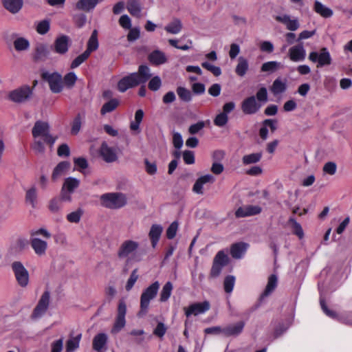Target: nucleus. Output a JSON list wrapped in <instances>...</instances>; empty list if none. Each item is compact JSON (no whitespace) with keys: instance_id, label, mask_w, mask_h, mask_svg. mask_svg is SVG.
<instances>
[{"instance_id":"obj_1","label":"nucleus","mask_w":352,"mask_h":352,"mask_svg":"<svg viewBox=\"0 0 352 352\" xmlns=\"http://www.w3.org/2000/svg\"><path fill=\"white\" fill-rule=\"evenodd\" d=\"M32 133L34 138L32 148L36 153H44L45 144L52 147L57 138L51 135L49 124L43 121L36 122Z\"/></svg>"},{"instance_id":"obj_2","label":"nucleus","mask_w":352,"mask_h":352,"mask_svg":"<svg viewBox=\"0 0 352 352\" xmlns=\"http://www.w3.org/2000/svg\"><path fill=\"white\" fill-rule=\"evenodd\" d=\"M151 76L148 67L140 65L138 72L122 78L118 83V90L124 92L128 89L146 82Z\"/></svg>"},{"instance_id":"obj_3","label":"nucleus","mask_w":352,"mask_h":352,"mask_svg":"<svg viewBox=\"0 0 352 352\" xmlns=\"http://www.w3.org/2000/svg\"><path fill=\"white\" fill-rule=\"evenodd\" d=\"M30 245L34 253L38 256L45 255L48 248L47 240L50 239V232L45 228H41L32 230L30 232Z\"/></svg>"},{"instance_id":"obj_4","label":"nucleus","mask_w":352,"mask_h":352,"mask_svg":"<svg viewBox=\"0 0 352 352\" xmlns=\"http://www.w3.org/2000/svg\"><path fill=\"white\" fill-rule=\"evenodd\" d=\"M100 201L104 208L118 210L127 204V197L122 192H107L100 197Z\"/></svg>"},{"instance_id":"obj_5","label":"nucleus","mask_w":352,"mask_h":352,"mask_svg":"<svg viewBox=\"0 0 352 352\" xmlns=\"http://www.w3.org/2000/svg\"><path fill=\"white\" fill-rule=\"evenodd\" d=\"M139 245V243L133 240L128 239L123 241L118 249V256L120 258H127L128 262L141 261V256L135 254Z\"/></svg>"},{"instance_id":"obj_6","label":"nucleus","mask_w":352,"mask_h":352,"mask_svg":"<svg viewBox=\"0 0 352 352\" xmlns=\"http://www.w3.org/2000/svg\"><path fill=\"white\" fill-rule=\"evenodd\" d=\"M160 283L155 281L145 289L143 290L140 296V309L138 313L139 316H143L148 312L150 302L153 300L159 291Z\"/></svg>"},{"instance_id":"obj_7","label":"nucleus","mask_w":352,"mask_h":352,"mask_svg":"<svg viewBox=\"0 0 352 352\" xmlns=\"http://www.w3.org/2000/svg\"><path fill=\"white\" fill-rule=\"evenodd\" d=\"M41 77L48 83L52 92L58 94L63 90V77L59 73L45 71L42 72Z\"/></svg>"},{"instance_id":"obj_8","label":"nucleus","mask_w":352,"mask_h":352,"mask_svg":"<svg viewBox=\"0 0 352 352\" xmlns=\"http://www.w3.org/2000/svg\"><path fill=\"white\" fill-rule=\"evenodd\" d=\"M309 60L317 63V67L329 65L331 63V57L327 48L322 47L318 52H311L309 54Z\"/></svg>"},{"instance_id":"obj_9","label":"nucleus","mask_w":352,"mask_h":352,"mask_svg":"<svg viewBox=\"0 0 352 352\" xmlns=\"http://www.w3.org/2000/svg\"><path fill=\"white\" fill-rule=\"evenodd\" d=\"M126 305L123 300H120L118 307V313L111 333L116 334L120 332L126 324Z\"/></svg>"},{"instance_id":"obj_10","label":"nucleus","mask_w":352,"mask_h":352,"mask_svg":"<svg viewBox=\"0 0 352 352\" xmlns=\"http://www.w3.org/2000/svg\"><path fill=\"white\" fill-rule=\"evenodd\" d=\"M79 185V179L72 177L66 178L61 189V199L66 201H71L72 194L78 188Z\"/></svg>"},{"instance_id":"obj_11","label":"nucleus","mask_w":352,"mask_h":352,"mask_svg":"<svg viewBox=\"0 0 352 352\" xmlns=\"http://www.w3.org/2000/svg\"><path fill=\"white\" fill-rule=\"evenodd\" d=\"M12 269L19 285L22 287H26L29 283V273L23 265L19 261H14Z\"/></svg>"},{"instance_id":"obj_12","label":"nucleus","mask_w":352,"mask_h":352,"mask_svg":"<svg viewBox=\"0 0 352 352\" xmlns=\"http://www.w3.org/2000/svg\"><path fill=\"white\" fill-rule=\"evenodd\" d=\"M32 94V89L28 85H23L11 91L8 94V98L17 103L26 101Z\"/></svg>"},{"instance_id":"obj_13","label":"nucleus","mask_w":352,"mask_h":352,"mask_svg":"<svg viewBox=\"0 0 352 352\" xmlns=\"http://www.w3.org/2000/svg\"><path fill=\"white\" fill-rule=\"evenodd\" d=\"M50 300V292L46 291L42 294L37 305L36 306L33 311V313L32 314V318L33 319H38L45 314L47 309H48Z\"/></svg>"},{"instance_id":"obj_14","label":"nucleus","mask_w":352,"mask_h":352,"mask_svg":"<svg viewBox=\"0 0 352 352\" xmlns=\"http://www.w3.org/2000/svg\"><path fill=\"white\" fill-rule=\"evenodd\" d=\"M306 55V50L302 43L292 46L288 50V56L292 62H302Z\"/></svg>"},{"instance_id":"obj_15","label":"nucleus","mask_w":352,"mask_h":352,"mask_svg":"<svg viewBox=\"0 0 352 352\" xmlns=\"http://www.w3.org/2000/svg\"><path fill=\"white\" fill-rule=\"evenodd\" d=\"M262 104L258 102L255 96H252L245 98L241 103V110L247 115L256 113L261 107Z\"/></svg>"},{"instance_id":"obj_16","label":"nucleus","mask_w":352,"mask_h":352,"mask_svg":"<svg viewBox=\"0 0 352 352\" xmlns=\"http://www.w3.org/2000/svg\"><path fill=\"white\" fill-rule=\"evenodd\" d=\"M210 309V303L208 301L196 302L184 308L185 314L187 317L192 315L197 316L205 313Z\"/></svg>"},{"instance_id":"obj_17","label":"nucleus","mask_w":352,"mask_h":352,"mask_svg":"<svg viewBox=\"0 0 352 352\" xmlns=\"http://www.w3.org/2000/svg\"><path fill=\"white\" fill-rule=\"evenodd\" d=\"M50 55V49L47 44L44 43H38L35 45L34 50L32 54V59L36 61H44Z\"/></svg>"},{"instance_id":"obj_18","label":"nucleus","mask_w":352,"mask_h":352,"mask_svg":"<svg viewBox=\"0 0 352 352\" xmlns=\"http://www.w3.org/2000/svg\"><path fill=\"white\" fill-rule=\"evenodd\" d=\"M69 37L66 35L58 36L54 42V50L58 54H65L67 52L69 45Z\"/></svg>"},{"instance_id":"obj_19","label":"nucleus","mask_w":352,"mask_h":352,"mask_svg":"<svg viewBox=\"0 0 352 352\" xmlns=\"http://www.w3.org/2000/svg\"><path fill=\"white\" fill-rule=\"evenodd\" d=\"M108 336L105 333H99L96 334L92 341L93 349L96 352H105L107 347Z\"/></svg>"},{"instance_id":"obj_20","label":"nucleus","mask_w":352,"mask_h":352,"mask_svg":"<svg viewBox=\"0 0 352 352\" xmlns=\"http://www.w3.org/2000/svg\"><path fill=\"white\" fill-rule=\"evenodd\" d=\"M274 19L278 22L285 25L286 28L290 31H296L300 27L298 19L292 18L289 15L287 14L277 15L274 17Z\"/></svg>"},{"instance_id":"obj_21","label":"nucleus","mask_w":352,"mask_h":352,"mask_svg":"<svg viewBox=\"0 0 352 352\" xmlns=\"http://www.w3.org/2000/svg\"><path fill=\"white\" fill-rule=\"evenodd\" d=\"M261 212V207L258 206L248 205L239 207L235 212V216L238 218H242L258 214Z\"/></svg>"},{"instance_id":"obj_22","label":"nucleus","mask_w":352,"mask_h":352,"mask_svg":"<svg viewBox=\"0 0 352 352\" xmlns=\"http://www.w3.org/2000/svg\"><path fill=\"white\" fill-rule=\"evenodd\" d=\"M100 154L107 162H112L117 160L116 148L110 147L106 142H102L100 148Z\"/></svg>"},{"instance_id":"obj_23","label":"nucleus","mask_w":352,"mask_h":352,"mask_svg":"<svg viewBox=\"0 0 352 352\" xmlns=\"http://www.w3.org/2000/svg\"><path fill=\"white\" fill-rule=\"evenodd\" d=\"M100 0H78L75 4V8L79 11L89 12L93 11Z\"/></svg>"},{"instance_id":"obj_24","label":"nucleus","mask_w":352,"mask_h":352,"mask_svg":"<svg viewBox=\"0 0 352 352\" xmlns=\"http://www.w3.org/2000/svg\"><path fill=\"white\" fill-rule=\"evenodd\" d=\"M13 46L14 50L18 52L28 51L30 47V41L23 36L19 35H14Z\"/></svg>"},{"instance_id":"obj_25","label":"nucleus","mask_w":352,"mask_h":352,"mask_svg":"<svg viewBox=\"0 0 352 352\" xmlns=\"http://www.w3.org/2000/svg\"><path fill=\"white\" fill-rule=\"evenodd\" d=\"M3 6L9 12L15 14L18 13L23 8V0H2Z\"/></svg>"},{"instance_id":"obj_26","label":"nucleus","mask_w":352,"mask_h":352,"mask_svg":"<svg viewBox=\"0 0 352 352\" xmlns=\"http://www.w3.org/2000/svg\"><path fill=\"white\" fill-rule=\"evenodd\" d=\"M163 231V228L159 224H153L151 226L148 236L151 242L152 247L155 248L160 239Z\"/></svg>"},{"instance_id":"obj_27","label":"nucleus","mask_w":352,"mask_h":352,"mask_svg":"<svg viewBox=\"0 0 352 352\" xmlns=\"http://www.w3.org/2000/svg\"><path fill=\"white\" fill-rule=\"evenodd\" d=\"M148 60L155 65H160L167 61L166 54L160 50H155L148 55Z\"/></svg>"},{"instance_id":"obj_28","label":"nucleus","mask_w":352,"mask_h":352,"mask_svg":"<svg viewBox=\"0 0 352 352\" xmlns=\"http://www.w3.org/2000/svg\"><path fill=\"white\" fill-rule=\"evenodd\" d=\"M248 244L245 243H236L230 248V254L234 258H241L248 249Z\"/></svg>"},{"instance_id":"obj_29","label":"nucleus","mask_w":352,"mask_h":352,"mask_svg":"<svg viewBox=\"0 0 352 352\" xmlns=\"http://www.w3.org/2000/svg\"><path fill=\"white\" fill-rule=\"evenodd\" d=\"M70 164L68 162H61L57 164L54 168L52 174V179L53 181L57 180L60 177L63 175L69 168Z\"/></svg>"},{"instance_id":"obj_30","label":"nucleus","mask_w":352,"mask_h":352,"mask_svg":"<svg viewBox=\"0 0 352 352\" xmlns=\"http://www.w3.org/2000/svg\"><path fill=\"white\" fill-rule=\"evenodd\" d=\"M278 283V278L275 274H272L269 276L267 284L264 292L261 295V299L263 300L265 297L271 294L276 289Z\"/></svg>"},{"instance_id":"obj_31","label":"nucleus","mask_w":352,"mask_h":352,"mask_svg":"<svg viewBox=\"0 0 352 352\" xmlns=\"http://www.w3.org/2000/svg\"><path fill=\"white\" fill-rule=\"evenodd\" d=\"M314 11L323 18H330L333 16V10L323 5L321 2L316 1L314 6Z\"/></svg>"},{"instance_id":"obj_32","label":"nucleus","mask_w":352,"mask_h":352,"mask_svg":"<svg viewBox=\"0 0 352 352\" xmlns=\"http://www.w3.org/2000/svg\"><path fill=\"white\" fill-rule=\"evenodd\" d=\"M183 28L182 23L180 19L175 18L168 23L164 28V30L170 34H177L180 33Z\"/></svg>"},{"instance_id":"obj_33","label":"nucleus","mask_w":352,"mask_h":352,"mask_svg":"<svg viewBox=\"0 0 352 352\" xmlns=\"http://www.w3.org/2000/svg\"><path fill=\"white\" fill-rule=\"evenodd\" d=\"M244 326L245 323L242 321L230 324L224 328V335L226 336H237L243 331Z\"/></svg>"},{"instance_id":"obj_34","label":"nucleus","mask_w":352,"mask_h":352,"mask_svg":"<svg viewBox=\"0 0 352 352\" xmlns=\"http://www.w3.org/2000/svg\"><path fill=\"white\" fill-rule=\"evenodd\" d=\"M126 9L132 16H140L142 6L138 0H128L126 2Z\"/></svg>"},{"instance_id":"obj_35","label":"nucleus","mask_w":352,"mask_h":352,"mask_svg":"<svg viewBox=\"0 0 352 352\" xmlns=\"http://www.w3.org/2000/svg\"><path fill=\"white\" fill-rule=\"evenodd\" d=\"M37 190L35 186L28 189L25 192V202L32 208H35L37 204Z\"/></svg>"},{"instance_id":"obj_36","label":"nucleus","mask_w":352,"mask_h":352,"mask_svg":"<svg viewBox=\"0 0 352 352\" xmlns=\"http://www.w3.org/2000/svg\"><path fill=\"white\" fill-rule=\"evenodd\" d=\"M98 47V32L94 30L92 32V34L89 38L87 42V47L85 52L87 53L88 55L90 56L91 53L94 51H96Z\"/></svg>"},{"instance_id":"obj_37","label":"nucleus","mask_w":352,"mask_h":352,"mask_svg":"<svg viewBox=\"0 0 352 352\" xmlns=\"http://www.w3.org/2000/svg\"><path fill=\"white\" fill-rule=\"evenodd\" d=\"M119 103V100L117 98H112L109 100L102 105L100 109V113L102 115H105L108 113L112 112L118 107Z\"/></svg>"},{"instance_id":"obj_38","label":"nucleus","mask_w":352,"mask_h":352,"mask_svg":"<svg viewBox=\"0 0 352 352\" xmlns=\"http://www.w3.org/2000/svg\"><path fill=\"white\" fill-rule=\"evenodd\" d=\"M173 289V285L170 282H167L163 286L160 294V301L166 302L171 296Z\"/></svg>"},{"instance_id":"obj_39","label":"nucleus","mask_w":352,"mask_h":352,"mask_svg":"<svg viewBox=\"0 0 352 352\" xmlns=\"http://www.w3.org/2000/svg\"><path fill=\"white\" fill-rule=\"evenodd\" d=\"M261 153H250L243 157L242 163L245 166L256 164L261 160Z\"/></svg>"},{"instance_id":"obj_40","label":"nucleus","mask_w":352,"mask_h":352,"mask_svg":"<svg viewBox=\"0 0 352 352\" xmlns=\"http://www.w3.org/2000/svg\"><path fill=\"white\" fill-rule=\"evenodd\" d=\"M78 77L74 72L66 74L63 78V87L65 86L68 89L74 87Z\"/></svg>"},{"instance_id":"obj_41","label":"nucleus","mask_w":352,"mask_h":352,"mask_svg":"<svg viewBox=\"0 0 352 352\" xmlns=\"http://www.w3.org/2000/svg\"><path fill=\"white\" fill-rule=\"evenodd\" d=\"M248 69V62L243 57L241 56L238 59V64L235 69V72L240 76H243Z\"/></svg>"},{"instance_id":"obj_42","label":"nucleus","mask_w":352,"mask_h":352,"mask_svg":"<svg viewBox=\"0 0 352 352\" xmlns=\"http://www.w3.org/2000/svg\"><path fill=\"white\" fill-rule=\"evenodd\" d=\"M286 89V83L280 79H276L271 88L272 92L274 94H279L284 92Z\"/></svg>"},{"instance_id":"obj_43","label":"nucleus","mask_w":352,"mask_h":352,"mask_svg":"<svg viewBox=\"0 0 352 352\" xmlns=\"http://www.w3.org/2000/svg\"><path fill=\"white\" fill-rule=\"evenodd\" d=\"M289 223L292 229L293 230V232L299 238L302 239L304 236V232L300 223H298L294 218L291 217L289 219Z\"/></svg>"},{"instance_id":"obj_44","label":"nucleus","mask_w":352,"mask_h":352,"mask_svg":"<svg viewBox=\"0 0 352 352\" xmlns=\"http://www.w3.org/2000/svg\"><path fill=\"white\" fill-rule=\"evenodd\" d=\"M81 338V334L69 339L67 342L66 344V352H73L74 350L78 348L80 340Z\"/></svg>"},{"instance_id":"obj_45","label":"nucleus","mask_w":352,"mask_h":352,"mask_svg":"<svg viewBox=\"0 0 352 352\" xmlns=\"http://www.w3.org/2000/svg\"><path fill=\"white\" fill-rule=\"evenodd\" d=\"M72 20L75 26L82 28L87 23V16L84 13H77L72 16Z\"/></svg>"},{"instance_id":"obj_46","label":"nucleus","mask_w":352,"mask_h":352,"mask_svg":"<svg viewBox=\"0 0 352 352\" xmlns=\"http://www.w3.org/2000/svg\"><path fill=\"white\" fill-rule=\"evenodd\" d=\"M74 163L75 168L82 174H85V169L88 167V163L85 158L78 157L74 158Z\"/></svg>"},{"instance_id":"obj_47","label":"nucleus","mask_w":352,"mask_h":352,"mask_svg":"<svg viewBox=\"0 0 352 352\" xmlns=\"http://www.w3.org/2000/svg\"><path fill=\"white\" fill-rule=\"evenodd\" d=\"M281 67V64L277 61H268L261 66V71L264 72H273Z\"/></svg>"},{"instance_id":"obj_48","label":"nucleus","mask_w":352,"mask_h":352,"mask_svg":"<svg viewBox=\"0 0 352 352\" xmlns=\"http://www.w3.org/2000/svg\"><path fill=\"white\" fill-rule=\"evenodd\" d=\"M177 94L179 98L184 102H190L192 99V94L190 90L183 87L177 88Z\"/></svg>"},{"instance_id":"obj_49","label":"nucleus","mask_w":352,"mask_h":352,"mask_svg":"<svg viewBox=\"0 0 352 352\" xmlns=\"http://www.w3.org/2000/svg\"><path fill=\"white\" fill-rule=\"evenodd\" d=\"M83 118L80 114H78L74 118L72 123L71 133L72 134L76 135L80 131Z\"/></svg>"},{"instance_id":"obj_50","label":"nucleus","mask_w":352,"mask_h":352,"mask_svg":"<svg viewBox=\"0 0 352 352\" xmlns=\"http://www.w3.org/2000/svg\"><path fill=\"white\" fill-rule=\"evenodd\" d=\"M50 28V21L48 20H43L37 23L36 30L39 34L43 35L48 32Z\"/></svg>"},{"instance_id":"obj_51","label":"nucleus","mask_w":352,"mask_h":352,"mask_svg":"<svg viewBox=\"0 0 352 352\" xmlns=\"http://www.w3.org/2000/svg\"><path fill=\"white\" fill-rule=\"evenodd\" d=\"M229 258L226 253L223 250L217 252L214 258V262L217 263L224 267L228 264Z\"/></svg>"},{"instance_id":"obj_52","label":"nucleus","mask_w":352,"mask_h":352,"mask_svg":"<svg viewBox=\"0 0 352 352\" xmlns=\"http://www.w3.org/2000/svg\"><path fill=\"white\" fill-rule=\"evenodd\" d=\"M82 213L83 212L81 209H78L76 211L69 213L66 217L67 220L70 223H78L80 221Z\"/></svg>"},{"instance_id":"obj_53","label":"nucleus","mask_w":352,"mask_h":352,"mask_svg":"<svg viewBox=\"0 0 352 352\" xmlns=\"http://www.w3.org/2000/svg\"><path fill=\"white\" fill-rule=\"evenodd\" d=\"M235 283V278L233 276H228L223 282V287L226 292L231 293L233 290Z\"/></svg>"},{"instance_id":"obj_54","label":"nucleus","mask_w":352,"mask_h":352,"mask_svg":"<svg viewBox=\"0 0 352 352\" xmlns=\"http://www.w3.org/2000/svg\"><path fill=\"white\" fill-rule=\"evenodd\" d=\"M228 121V116L225 113H220L217 115L214 120V124L219 127L225 126Z\"/></svg>"},{"instance_id":"obj_55","label":"nucleus","mask_w":352,"mask_h":352,"mask_svg":"<svg viewBox=\"0 0 352 352\" xmlns=\"http://www.w3.org/2000/svg\"><path fill=\"white\" fill-rule=\"evenodd\" d=\"M88 52H83L80 55L78 56L71 63V69H75L80 66L83 62H85L89 58Z\"/></svg>"},{"instance_id":"obj_56","label":"nucleus","mask_w":352,"mask_h":352,"mask_svg":"<svg viewBox=\"0 0 352 352\" xmlns=\"http://www.w3.org/2000/svg\"><path fill=\"white\" fill-rule=\"evenodd\" d=\"M138 278V269H135L132 271V272L130 275V277L129 278V279L126 282V284L125 286L126 291H130L133 288V287L134 284L135 283V282L137 281Z\"/></svg>"},{"instance_id":"obj_57","label":"nucleus","mask_w":352,"mask_h":352,"mask_svg":"<svg viewBox=\"0 0 352 352\" xmlns=\"http://www.w3.org/2000/svg\"><path fill=\"white\" fill-rule=\"evenodd\" d=\"M140 36V30L138 27H134L129 29L127 34V40L129 42H133L138 40Z\"/></svg>"},{"instance_id":"obj_58","label":"nucleus","mask_w":352,"mask_h":352,"mask_svg":"<svg viewBox=\"0 0 352 352\" xmlns=\"http://www.w3.org/2000/svg\"><path fill=\"white\" fill-rule=\"evenodd\" d=\"M178 226V223L177 221H173L167 228L166 236L168 239H172L176 236Z\"/></svg>"},{"instance_id":"obj_59","label":"nucleus","mask_w":352,"mask_h":352,"mask_svg":"<svg viewBox=\"0 0 352 352\" xmlns=\"http://www.w3.org/2000/svg\"><path fill=\"white\" fill-rule=\"evenodd\" d=\"M119 24L122 28L129 30L132 26L131 19L127 14H123L119 19Z\"/></svg>"},{"instance_id":"obj_60","label":"nucleus","mask_w":352,"mask_h":352,"mask_svg":"<svg viewBox=\"0 0 352 352\" xmlns=\"http://www.w3.org/2000/svg\"><path fill=\"white\" fill-rule=\"evenodd\" d=\"M162 85V80L159 76L153 77L148 82V88L151 91H157Z\"/></svg>"},{"instance_id":"obj_61","label":"nucleus","mask_w":352,"mask_h":352,"mask_svg":"<svg viewBox=\"0 0 352 352\" xmlns=\"http://www.w3.org/2000/svg\"><path fill=\"white\" fill-rule=\"evenodd\" d=\"M201 66L207 70L212 72L215 76H219L221 74V70L219 67H217L211 65L208 62H204L201 63Z\"/></svg>"},{"instance_id":"obj_62","label":"nucleus","mask_w":352,"mask_h":352,"mask_svg":"<svg viewBox=\"0 0 352 352\" xmlns=\"http://www.w3.org/2000/svg\"><path fill=\"white\" fill-rule=\"evenodd\" d=\"M256 100L261 104V102H266L267 101V91L265 87L261 88L256 93Z\"/></svg>"},{"instance_id":"obj_63","label":"nucleus","mask_w":352,"mask_h":352,"mask_svg":"<svg viewBox=\"0 0 352 352\" xmlns=\"http://www.w3.org/2000/svg\"><path fill=\"white\" fill-rule=\"evenodd\" d=\"M337 166L334 162H329L323 166V171L324 173L333 175L336 173Z\"/></svg>"},{"instance_id":"obj_64","label":"nucleus","mask_w":352,"mask_h":352,"mask_svg":"<svg viewBox=\"0 0 352 352\" xmlns=\"http://www.w3.org/2000/svg\"><path fill=\"white\" fill-rule=\"evenodd\" d=\"M61 206V199L59 198L52 199L49 204V208L53 212L58 211Z\"/></svg>"}]
</instances>
